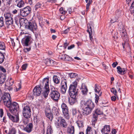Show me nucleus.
Masks as SVG:
<instances>
[{
	"label": "nucleus",
	"mask_w": 134,
	"mask_h": 134,
	"mask_svg": "<svg viewBox=\"0 0 134 134\" xmlns=\"http://www.w3.org/2000/svg\"><path fill=\"white\" fill-rule=\"evenodd\" d=\"M52 62L53 60L52 61L51 59H47L45 62V63L47 64V65H50L51 64V62Z\"/></svg>",
	"instance_id": "nucleus-50"
},
{
	"label": "nucleus",
	"mask_w": 134,
	"mask_h": 134,
	"mask_svg": "<svg viewBox=\"0 0 134 134\" xmlns=\"http://www.w3.org/2000/svg\"><path fill=\"white\" fill-rule=\"evenodd\" d=\"M14 20L15 24L17 25H18L19 24L18 20L17 19V16L14 18Z\"/></svg>",
	"instance_id": "nucleus-60"
},
{
	"label": "nucleus",
	"mask_w": 134,
	"mask_h": 134,
	"mask_svg": "<svg viewBox=\"0 0 134 134\" xmlns=\"http://www.w3.org/2000/svg\"><path fill=\"white\" fill-rule=\"evenodd\" d=\"M42 4L41 2H38L36 3L35 5L34 10L35 11H37L38 9L41 8Z\"/></svg>",
	"instance_id": "nucleus-28"
},
{
	"label": "nucleus",
	"mask_w": 134,
	"mask_h": 134,
	"mask_svg": "<svg viewBox=\"0 0 134 134\" xmlns=\"http://www.w3.org/2000/svg\"><path fill=\"white\" fill-rule=\"evenodd\" d=\"M93 114L92 122V125H94L98 119V115L95 114L93 112Z\"/></svg>",
	"instance_id": "nucleus-27"
},
{
	"label": "nucleus",
	"mask_w": 134,
	"mask_h": 134,
	"mask_svg": "<svg viewBox=\"0 0 134 134\" xmlns=\"http://www.w3.org/2000/svg\"><path fill=\"white\" fill-rule=\"evenodd\" d=\"M11 16V14L10 13H5L4 14L6 27L8 28H9L10 26L13 24V18Z\"/></svg>",
	"instance_id": "nucleus-5"
},
{
	"label": "nucleus",
	"mask_w": 134,
	"mask_h": 134,
	"mask_svg": "<svg viewBox=\"0 0 134 134\" xmlns=\"http://www.w3.org/2000/svg\"><path fill=\"white\" fill-rule=\"evenodd\" d=\"M4 114L3 110L2 109H0V117L2 118Z\"/></svg>",
	"instance_id": "nucleus-56"
},
{
	"label": "nucleus",
	"mask_w": 134,
	"mask_h": 134,
	"mask_svg": "<svg viewBox=\"0 0 134 134\" xmlns=\"http://www.w3.org/2000/svg\"><path fill=\"white\" fill-rule=\"evenodd\" d=\"M81 92L83 94L85 95H86L88 91V90L87 87L85 84H82L81 87Z\"/></svg>",
	"instance_id": "nucleus-23"
},
{
	"label": "nucleus",
	"mask_w": 134,
	"mask_h": 134,
	"mask_svg": "<svg viewBox=\"0 0 134 134\" xmlns=\"http://www.w3.org/2000/svg\"><path fill=\"white\" fill-rule=\"evenodd\" d=\"M25 4L23 0H20L18 2L17 4V6L20 8L23 7Z\"/></svg>",
	"instance_id": "nucleus-36"
},
{
	"label": "nucleus",
	"mask_w": 134,
	"mask_h": 134,
	"mask_svg": "<svg viewBox=\"0 0 134 134\" xmlns=\"http://www.w3.org/2000/svg\"><path fill=\"white\" fill-rule=\"evenodd\" d=\"M118 30L119 32L121 33V36L123 37L124 39V37L126 39H128V36L127 35V33L123 25H121L119 26L118 27Z\"/></svg>",
	"instance_id": "nucleus-15"
},
{
	"label": "nucleus",
	"mask_w": 134,
	"mask_h": 134,
	"mask_svg": "<svg viewBox=\"0 0 134 134\" xmlns=\"http://www.w3.org/2000/svg\"><path fill=\"white\" fill-rule=\"evenodd\" d=\"M118 64V63L117 62H114L112 65V67L114 68Z\"/></svg>",
	"instance_id": "nucleus-58"
},
{
	"label": "nucleus",
	"mask_w": 134,
	"mask_h": 134,
	"mask_svg": "<svg viewBox=\"0 0 134 134\" xmlns=\"http://www.w3.org/2000/svg\"><path fill=\"white\" fill-rule=\"evenodd\" d=\"M79 81V79H76L70 85L68 91L69 95H77L78 91L76 88Z\"/></svg>",
	"instance_id": "nucleus-3"
},
{
	"label": "nucleus",
	"mask_w": 134,
	"mask_h": 134,
	"mask_svg": "<svg viewBox=\"0 0 134 134\" xmlns=\"http://www.w3.org/2000/svg\"><path fill=\"white\" fill-rule=\"evenodd\" d=\"M25 27L33 32L40 29V28L38 29L37 24L32 21L28 22L27 24L26 25Z\"/></svg>",
	"instance_id": "nucleus-10"
},
{
	"label": "nucleus",
	"mask_w": 134,
	"mask_h": 134,
	"mask_svg": "<svg viewBox=\"0 0 134 134\" xmlns=\"http://www.w3.org/2000/svg\"><path fill=\"white\" fill-rule=\"evenodd\" d=\"M7 115L9 119L14 122H18L19 120V118L18 114H15V115H12L10 113H8Z\"/></svg>",
	"instance_id": "nucleus-17"
},
{
	"label": "nucleus",
	"mask_w": 134,
	"mask_h": 134,
	"mask_svg": "<svg viewBox=\"0 0 134 134\" xmlns=\"http://www.w3.org/2000/svg\"><path fill=\"white\" fill-rule=\"evenodd\" d=\"M51 92L49 96L53 100L55 101H58L60 97V93L57 90V89H55L52 86H50Z\"/></svg>",
	"instance_id": "nucleus-2"
},
{
	"label": "nucleus",
	"mask_w": 134,
	"mask_h": 134,
	"mask_svg": "<svg viewBox=\"0 0 134 134\" xmlns=\"http://www.w3.org/2000/svg\"><path fill=\"white\" fill-rule=\"evenodd\" d=\"M14 81H12V80H10L9 83V86H6V88H7L8 90L9 91L12 90L13 89V87L12 86L13 83Z\"/></svg>",
	"instance_id": "nucleus-34"
},
{
	"label": "nucleus",
	"mask_w": 134,
	"mask_h": 134,
	"mask_svg": "<svg viewBox=\"0 0 134 134\" xmlns=\"http://www.w3.org/2000/svg\"><path fill=\"white\" fill-rule=\"evenodd\" d=\"M72 60L73 59L71 57L67 55H66L64 61H72Z\"/></svg>",
	"instance_id": "nucleus-45"
},
{
	"label": "nucleus",
	"mask_w": 134,
	"mask_h": 134,
	"mask_svg": "<svg viewBox=\"0 0 134 134\" xmlns=\"http://www.w3.org/2000/svg\"><path fill=\"white\" fill-rule=\"evenodd\" d=\"M93 113L97 115H101L103 114V113L102 111L99 108L96 109L93 111Z\"/></svg>",
	"instance_id": "nucleus-35"
},
{
	"label": "nucleus",
	"mask_w": 134,
	"mask_h": 134,
	"mask_svg": "<svg viewBox=\"0 0 134 134\" xmlns=\"http://www.w3.org/2000/svg\"><path fill=\"white\" fill-rule=\"evenodd\" d=\"M52 132L51 126H48L47 129L46 134H52Z\"/></svg>",
	"instance_id": "nucleus-38"
},
{
	"label": "nucleus",
	"mask_w": 134,
	"mask_h": 134,
	"mask_svg": "<svg viewBox=\"0 0 134 134\" xmlns=\"http://www.w3.org/2000/svg\"><path fill=\"white\" fill-rule=\"evenodd\" d=\"M13 0H6V4L9 6L13 2Z\"/></svg>",
	"instance_id": "nucleus-53"
},
{
	"label": "nucleus",
	"mask_w": 134,
	"mask_h": 134,
	"mask_svg": "<svg viewBox=\"0 0 134 134\" xmlns=\"http://www.w3.org/2000/svg\"><path fill=\"white\" fill-rule=\"evenodd\" d=\"M0 70L3 72H6L5 69L2 66H0Z\"/></svg>",
	"instance_id": "nucleus-57"
},
{
	"label": "nucleus",
	"mask_w": 134,
	"mask_h": 134,
	"mask_svg": "<svg viewBox=\"0 0 134 134\" xmlns=\"http://www.w3.org/2000/svg\"><path fill=\"white\" fill-rule=\"evenodd\" d=\"M44 88V91L43 92L42 94L44 97L46 98L50 92V89L49 87Z\"/></svg>",
	"instance_id": "nucleus-29"
},
{
	"label": "nucleus",
	"mask_w": 134,
	"mask_h": 134,
	"mask_svg": "<svg viewBox=\"0 0 134 134\" xmlns=\"http://www.w3.org/2000/svg\"><path fill=\"white\" fill-rule=\"evenodd\" d=\"M42 88L39 85L36 86L34 88L32 93L30 95V96L32 99L34 98L35 96L36 97L41 95Z\"/></svg>",
	"instance_id": "nucleus-9"
},
{
	"label": "nucleus",
	"mask_w": 134,
	"mask_h": 134,
	"mask_svg": "<svg viewBox=\"0 0 134 134\" xmlns=\"http://www.w3.org/2000/svg\"><path fill=\"white\" fill-rule=\"evenodd\" d=\"M45 114L46 116L50 120L52 121L53 118V114L51 113H48L46 111H45Z\"/></svg>",
	"instance_id": "nucleus-33"
},
{
	"label": "nucleus",
	"mask_w": 134,
	"mask_h": 134,
	"mask_svg": "<svg viewBox=\"0 0 134 134\" xmlns=\"http://www.w3.org/2000/svg\"><path fill=\"white\" fill-rule=\"evenodd\" d=\"M6 49V44L5 42L0 41V50L5 51Z\"/></svg>",
	"instance_id": "nucleus-32"
},
{
	"label": "nucleus",
	"mask_w": 134,
	"mask_h": 134,
	"mask_svg": "<svg viewBox=\"0 0 134 134\" xmlns=\"http://www.w3.org/2000/svg\"><path fill=\"white\" fill-rule=\"evenodd\" d=\"M116 96H113L111 97V99L112 101H114L116 100Z\"/></svg>",
	"instance_id": "nucleus-63"
},
{
	"label": "nucleus",
	"mask_w": 134,
	"mask_h": 134,
	"mask_svg": "<svg viewBox=\"0 0 134 134\" xmlns=\"http://www.w3.org/2000/svg\"><path fill=\"white\" fill-rule=\"evenodd\" d=\"M67 88V81L65 79H63L61 81L60 89L62 94L65 93Z\"/></svg>",
	"instance_id": "nucleus-13"
},
{
	"label": "nucleus",
	"mask_w": 134,
	"mask_h": 134,
	"mask_svg": "<svg viewBox=\"0 0 134 134\" xmlns=\"http://www.w3.org/2000/svg\"><path fill=\"white\" fill-rule=\"evenodd\" d=\"M54 82L57 84H58L60 82V80H59L57 76H54L53 77Z\"/></svg>",
	"instance_id": "nucleus-37"
},
{
	"label": "nucleus",
	"mask_w": 134,
	"mask_h": 134,
	"mask_svg": "<svg viewBox=\"0 0 134 134\" xmlns=\"http://www.w3.org/2000/svg\"><path fill=\"white\" fill-rule=\"evenodd\" d=\"M16 130L15 128H12L10 129L8 134H15Z\"/></svg>",
	"instance_id": "nucleus-40"
},
{
	"label": "nucleus",
	"mask_w": 134,
	"mask_h": 134,
	"mask_svg": "<svg viewBox=\"0 0 134 134\" xmlns=\"http://www.w3.org/2000/svg\"><path fill=\"white\" fill-rule=\"evenodd\" d=\"M6 77V76L5 74L0 72V85H1L4 83Z\"/></svg>",
	"instance_id": "nucleus-24"
},
{
	"label": "nucleus",
	"mask_w": 134,
	"mask_h": 134,
	"mask_svg": "<svg viewBox=\"0 0 134 134\" xmlns=\"http://www.w3.org/2000/svg\"><path fill=\"white\" fill-rule=\"evenodd\" d=\"M117 72L119 74L124 75L126 73L127 69L125 68H121L120 66L117 67Z\"/></svg>",
	"instance_id": "nucleus-20"
},
{
	"label": "nucleus",
	"mask_w": 134,
	"mask_h": 134,
	"mask_svg": "<svg viewBox=\"0 0 134 134\" xmlns=\"http://www.w3.org/2000/svg\"><path fill=\"white\" fill-rule=\"evenodd\" d=\"M95 103H97L98 102V101L99 99V96H99V94L97 95V94H95Z\"/></svg>",
	"instance_id": "nucleus-51"
},
{
	"label": "nucleus",
	"mask_w": 134,
	"mask_h": 134,
	"mask_svg": "<svg viewBox=\"0 0 134 134\" xmlns=\"http://www.w3.org/2000/svg\"><path fill=\"white\" fill-rule=\"evenodd\" d=\"M33 40L31 36L30 35L26 36L22 39L21 43L24 46H31Z\"/></svg>",
	"instance_id": "nucleus-7"
},
{
	"label": "nucleus",
	"mask_w": 134,
	"mask_h": 134,
	"mask_svg": "<svg viewBox=\"0 0 134 134\" xmlns=\"http://www.w3.org/2000/svg\"><path fill=\"white\" fill-rule=\"evenodd\" d=\"M111 91L112 93L115 96H117V92L116 90L114 87L112 88L111 89Z\"/></svg>",
	"instance_id": "nucleus-42"
},
{
	"label": "nucleus",
	"mask_w": 134,
	"mask_h": 134,
	"mask_svg": "<svg viewBox=\"0 0 134 134\" xmlns=\"http://www.w3.org/2000/svg\"><path fill=\"white\" fill-rule=\"evenodd\" d=\"M94 91L96 92L99 94V96H100L102 94V92L101 91V89L100 86L97 85L96 84L94 86Z\"/></svg>",
	"instance_id": "nucleus-25"
},
{
	"label": "nucleus",
	"mask_w": 134,
	"mask_h": 134,
	"mask_svg": "<svg viewBox=\"0 0 134 134\" xmlns=\"http://www.w3.org/2000/svg\"><path fill=\"white\" fill-rule=\"evenodd\" d=\"M2 98L4 105L5 106H9V103L12 101L10 94L8 93H5L2 95Z\"/></svg>",
	"instance_id": "nucleus-12"
},
{
	"label": "nucleus",
	"mask_w": 134,
	"mask_h": 134,
	"mask_svg": "<svg viewBox=\"0 0 134 134\" xmlns=\"http://www.w3.org/2000/svg\"><path fill=\"white\" fill-rule=\"evenodd\" d=\"M33 127V125L32 123H29L25 127V131L27 133H30L32 131Z\"/></svg>",
	"instance_id": "nucleus-22"
},
{
	"label": "nucleus",
	"mask_w": 134,
	"mask_h": 134,
	"mask_svg": "<svg viewBox=\"0 0 134 134\" xmlns=\"http://www.w3.org/2000/svg\"><path fill=\"white\" fill-rule=\"evenodd\" d=\"M71 112L73 116L76 117L77 115L78 118H79V117L77 115H80V114L79 113L78 110L77 111L76 108H72L71 109Z\"/></svg>",
	"instance_id": "nucleus-30"
},
{
	"label": "nucleus",
	"mask_w": 134,
	"mask_h": 134,
	"mask_svg": "<svg viewBox=\"0 0 134 134\" xmlns=\"http://www.w3.org/2000/svg\"><path fill=\"white\" fill-rule=\"evenodd\" d=\"M49 79L48 78H44L42 81L41 82L39 85L42 88L44 86V88L49 87Z\"/></svg>",
	"instance_id": "nucleus-16"
},
{
	"label": "nucleus",
	"mask_w": 134,
	"mask_h": 134,
	"mask_svg": "<svg viewBox=\"0 0 134 134\" xmlns=\"http://www.w3.org/2000/svg\"><path fill=\"white\" fill-rule=\"evenodd\" d=\"M130 8L131 9L134 8V0H132V3Z\"/></svg>",
	"instance_id": "nucleus-61"
},
{
	"label": "nucleus",
	"mask_w": 134,
	"mask_h": 134,
	"mask_svg": "<svg viewBox=\"0 0 134 134\" xmlns=\"http://www.w3.org/2000/svg\"><path fill=\"white\" fill-rule=\"evenodd\" d=\"M66 55V54H62L59 56V57L61 59L64 61Z\"/></svg>",
	"instance_id": "nucleus-48"
},
{
	"label": "nucleus",
	"mask_w": 134,
	"mask_h": 134,
	"mask_svg": "<svg viewBox=\"0 0 134 134\" xmlns=\"http://www.w3.org/2000/svg\"><path fill=\"white\" fill-rule=\"evenodd\" d=\"M24 108L23 114L25 118L23 120V123L25 125L27 124L29 121V119L31 115V110L29 105L24 104L23 105Z\"/></svg>",
	"instance_id": "nucleus-1"
},
{
	"label": "nucleus",
	"mask_w": 134,
	"mask_h": 134,
	"mask_svg": "<svg viewBox=\"0 0 134 134\" xmlns=\"http://www.w3.org/2000/svg\"><path fill=\"white\" fill-rule=\"evenodd\" d=\"M31 11V8L29 6H27L23 8L20 9V15L22 16L26 17L29 14Z\"/></svg>",
	"instance_id": "nucleus-11"
},
{
	"label": "nucleus",
	"mask_w": 134,
	"mask_h": 134,
	"mask_svg": "<svg viewBox=\"0 0 134 134\" xmlns=\"http://www.w3.org/2000/svg\"><path fill=\"white\" fill-rule=\"evenodd\" d=\"M57 128L62 127L66 128L67 127L68 124L62 116H59L58 117L57 119Z\"/></svg>",
	"instance_id": "nucleus-8"
},
{
	"label": "nucleus",
	"mask_w": 134,
	"mask_h": 134,
	"mask_svg": "<svg viewBox=\"0 0 134 134\" xmlns=\"http://www.w3.org/2000/svg\"><path fill=\"white\" fill-rule=\"evenodd\" d=\"M69 76L71 78H74L77 76L78 75L76 73H69Z\"/></svg>",
	"instance_id": "nucleus-41"
},
{
	"label": "nucleus",
	"mask_w": 134,
	"mask_h": 134,
	"mask_svg": "<svg viewBox=\"0 0 134 134\" xmlns=\"http://www.w3.org/2000/svg\"><path fill=\"white\" fill-rule=\"evenodd\" d=\"M76 123L79 127H82L83 126V122L82 121H77L76 122Z\"/></svg>",
	"instance_id": "nucleus-44"
},
{
	"label": "nucleus",
	"mask_w": 134,
	"mask_h": 134,
	"mask_svg": "<svg viewBox=\"0 0 134 134\" xmlns=\"http://www.w3.org/2000/svg\"><path fill=\"white\" fill-rule=\"evenodd\" d=\"M84 107H88L93 108L94 107V103L91 100H88L86 102H84Z\"/></svg>",
	"instance_id": "nucleus-19"
},
{
	"label": "nucleus",
	"mask_w": 134,
	"mask_h": 134,
	"mask_svg": "<svg viewBox=\"0 0 134 134\" xmlns=\"http://www.w3.org/2000/svg\"><path fill=\"white\" fill-rule=\"evenodd\" d=\"M75 46L74 44H73L72 45H71L70 46H69L68 48V49L69 50L71 49L72 48L74 47Z\"/></svg>",
	"instance_id": "nucleus-62"
},
{
	"label": "nucleus",
	"mask_w": 134,
	"mask_h": 134,
	"mask_svg": "<svg viewBox=\"0 0 134 134\" xmlns=\"http://www.w3.org/2000/svg\"><path fill=\"white\" fill-rule=\"evenodd\" d=\"M63 113L64 116L67 118L69 117V113L68 108L66 105L64 103H63L61 105Z\"/></svg>",
	"instance_id": "nucleus-14"
},
{
	"label": "nucleus",
	"mask_w": 134,
	"mask_h": 134,
	"mask_svg": "<svg viewBox=\"0 0 134 134\" xmlns=\"http://www.w3.org/2000/svg\"><path fill=\"white\" fill-rule=\"evenodd\" d=\"M6 54L5 53H3L0 51V64L2 63L4 61L5 59V55Z\"/></svg>",
	"instance_id": "nucleus-31"
},
{
	"label": "nucleus",
	"mask_w": 134,
	"mask_h": 134,
	"mask_svg": "<svg viewBox=\"0 0 134 134\" xmlns=\"http://www.w3.org/2000/svg\"><path fill=\"white\" fill-rule=\"evenodd\" d=\"M9 106H5L9 108L10 111L13 114H18V111L19 109V105L16 102H13L12 103V101L9 103Z\"/></svg>",
	"instance_id": "nucleus-4"
},
{
	"label": "nucleus",
	"mask_w": 134,
	"mask_h": 134,
	"mask_svg": "<svg viewBox=\"0 0 134 134\" xmlns=\"http://www.w3.org/2000/svg\"><path fill=\"white\" fill-rule=\"evenodd\" d=\"M52 111L54 115H55L58 116L59 115V111L57 108H54L52 109Z\"/></svg>",
	"instance_id": "nucleus-39"
},
{
	"label": "nucleus",
	"mask_w": 134,
	"mask_h": 134,
	"mask_svg": "<svg viewBox=\"0 0 134 134\" xmlns=\"http://www.w3.org/2000/svg\"><path fill=\"white\" fill-rule=\"evenodd\" d=\"M4 26V18L2 16L0 18V27H2Z\"/></svg>",
	"instance_id": "nucleus-43"
},
{
	"label": "nucleus",
	"mask_w": 134,
	"mask_h": 134,
	"mask_svg": "<svg viewBox=\"0 0 134 134\" xmlns=\"http://www.w3.org/2000/svg\"><path fill=\"white\" fill-rule=\"evenodd\" d=\"M69 45V43H68V41L66 40L65 41V42L64 43L63 47L65 49Z\"/></svg>",
	"instance_id": "nucleus-52"
},
{
	"label": "nucleus",
	"mask_w": 134,
	"mask_h": 134,
	"mask_svg": "<svg viewBox=\"0 0 134 134\" xmlns=\"http://www.w3.org/2000/svg\"><path fill=\"white\" fill-rule=\"evenodd\" d=\"M67 131L69 133L73 134L74 133L75 129L74 126H70L67 128Z\"/></svg>",
	"instance_id": "nucleus-26"
},
{
	"label": "nucleus",
	"mask_w": 134,
	"mask_h": 134,
	"mask_svg": "<svg viewBox=\"0 0 134 134\" xmlns=\"http://www.w3.org/2000/svg\"><path fill=\"white\" fill-rule=\"evenodd\" d=\"M41 121L42 122V123L41 124V125L43 127V130L44 131L43 133H44V132H45V131H44V129H45L44 124V121Z\"/></svg>",
	"instance_id": "nucleus-59"
},
{
	"label": "nucleus",
	"mask_w": 134,
	"mask_h": 134,
	"mask_svg": "<svg viewBox=\"0 0 134 134\" xmlns=\"http://www.w3.org/2000/svg\"><path fill=\"white\" fill-rule=\"evenodd\" d=\"M29 48H25L24 49V52H26L29 51L31 49V46H29Z\"/></svg>",
	"instance_id": "nucleus-54"
},
{
	"label": "nucleus",
	"mask_w": 134,
	"mask_h": 134,
	"mask_svg": "<svg viewBox=\"0 0 134 134\" xmlns=\"http://www.w3.org/2000/svg\"><path fill=\"white\" fill-rule=\"evenodd\" d=\"M59 11L60 13L63 14H65L66 12L67 13V12L65 11L63 7H61L59 9Z\"/></svg>",
	"instance_id": "nucleus-49"
},
{
	"label": "nucleus",
	"mask_w": 134,
	"mask_h": 134,
	"mask_svg": "<svg viewBox=\"0 0 134 134\" xmlns=\"http://www.w3.org/2000/svg\"><path fill=\"white\" fill-rule=\"evenodd\" d=\"M77 95H70L71 98H68V101L70 105L74 104L77 101L76 96Z\"/></svg>",
	"instance_id": "nucleus-18"
},
{
	"label": "nucleus",
	"mask_w": 134,
	"mask_h": 134,
	"mask_svg": "<svg viewBox=\"0 0 134 134\" xmlns=\"http://www.w3.org/2000/svg\"><path fill=\"white\" fill-rule=\"evenodd\" d=\"M87 32L89 33V37L91 42H93V39L92 36V33H91L89 31V30L88 29L87 30Z\"/></svg>",
	"instance_id": "nucleus-47"
},
{
	"label": "nucleus",
	"mask_w": 134,
	"mask_h": 134,
	"mask_svg": "<svg viewBox=\"0 0 134 134\" xmlns=\"http://www.w3.org/2000/svg\"><path fill=\"white\" fill-rule=\"evenodd\" d=\"M84 108L82 109V111L78 110L80 115H77L79 118L82 119L83 116L84 115H87L90 114L92 111L93 108L84 107Z\"/></svg>",
	"instance_id": "nucleus-6"
},
{
	"label": "nucleus",
	"mask_w": 134,
	"mask_h": 134,
	"mask_svg": "<svg viewBox=\"0 0 134 134\" xmlns=\"http://www.w3.org/2000/svg\"><path fill=\"white\" fill-rule=\"evenodd\" d=\"M92 128L91 127L88 126L86 130V134H88L92 132H91Z\"/></svg>",
	"instance_id": "nucleus-46"
},
{
	"label": "nucleus",
	"mask_w": 134,
	"mask_h": 134,
	"mask_svg": "<svg viewBox=\"0 0 134 134\" xmlns=\"http://www.w3.org/2000/svg\"><path fill=\"white\" fill-rule=\"evenodd\" d=\"M91 25H90V24H89V25H88L87 26V29H89V31H90L91 32V33H92V29H91Z\"/></svg>",
	"instance_id": "nucleus-64"
},
{
	"label": "nucleus",
	"mask_w": 134,
	"mask_h": 134,
	"mask_svg": "<svg viewBox=\"0 0 134 134\" xmlns=\"http://www.w3.org/2000/svg\"><path fill=\"white\" fill-rule=\"evenodd\" d=\"M27 63L23 65L22 66V69L23 70H25L27 67Z\"/></svg>",
	"instance_id": "nucleus-55"
},
{
	"label": "nucleus",
	"mask_w": 134,
	"mask_h": 134,
	"mask_svg": "<svg viewBox=\"0 0 134 134\" xmlns=\"http://www.w3.org/2000/svg\"><path fill=\"white\" fill-rule=\"evenodd\" d=\"M102 132L104 134H109L110 131V126L109 125H105L103 129L101 130Z\"/></svg>",
	"instance_id": "nucleus-21"
}]
</instances>
